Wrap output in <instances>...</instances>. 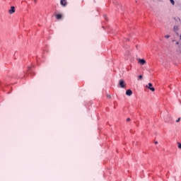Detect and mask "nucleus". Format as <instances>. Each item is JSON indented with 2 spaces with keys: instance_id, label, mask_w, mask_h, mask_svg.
Segmentation results:
<instances>
[{
  "instance_id": "4",
  "label": "nucleus",
  "mask_w": 181,
  "mask_h": 181,
  "mask_svg": "<svg viewBox=\"0 0 181 181\" xmlns=\"http://www.w3.org/2000/svg\"><path fill=\"white\" fill-rule=\"evenodd\" d=\"M8 13L10 15H12V13H15V6H11V9L8 10Z\"/></svg>"
},
{
  "instance_id": "14",
  "label": "nucleus",
  "mask_w": 181,
  "mask_h": 181,
  "mask_svg": "<svg viewBox=\"0 0 181 181\" xmlns=\"http://www.w3.org/2000/svg\"><path fill=\"white\" fill-rule=\"evenodd\" d=\"M129 121H131V118H127V122H129Z\"/></svg>"
},
{
  "instance_id": "2",
  "label": "nucleus",
  "mask_w": 181,
  "mask_h": 181,
  "mask_svg": "<svg viewBox=\"0 0 181 181\" xmlns=\"http://www.w3.org/2000/svg\"><path fill=\"white\" fill-rule=\"evenodd\" d=\"M152 83H149L146 87V88H148V90H151V91H155V88L152 87Z\"/></svg>"
},
{
  "instance_id": "16",
  "label": "nucleus",
  "mask_w": 181,
  "mask_h": 181,
  "mask_svg": "<svg viewBox=\"0 0 181 181\" xmlns=\"http://www.w3.org/2000/svg\"><path fill=\"white\" fill-rule=\"evenodd\" d=\"M107 98H111V95H107Z\"/></svg>"
},
{
  "instance_id": "18",
  "label": "nucleus",
  "mask_w": 181,
  "mask_h": 181,
  "mask_svg": "<svg viewBox=\"0 0 181 181\" xmlns=\"http://www.w3.org/2000/svg\"><path fill=\"white\" fill-rule=\"evenodd\" d=\"M155 144H156V145H158V141H155Z\"/></svg>"
},
{
  "instance_id": "3",
  "label": "nucleus",
  "mask_w": 181,
  "mask_h": 181,
  "mask_svg": "<svg viewBox=\"0 0 181 181\" xmlns=\"http://www.w3.org/2000/svg\"><path fill=\"white\" fill-rule=\"evenodd\" d=\"M60 4L64 7L67 6V0H60Z\"/></svg>"
},
{
  "instance_id": "9",
  "label": "nucleus",
  "mask_w": 181,
  "mask_h": 181,
  "mask_svg": "<svg viewBox=\"0 0 181 181\" xmlns=\"http://www.w3.org/2000/svg\"><path fill=\"white\" fill-rule=\"evenodd\" d=\"M174 30L176 32L177 30H179V27L177 26H174Z\"/></svg>"
},
{
  "instance_id": "10",
  "label": "nucleus",
  "mask_w": 181,
  "mask_h": 181,
  "mask_svg": "<svg viewBox=\"0 0 181 181\" xmlns=\"http://www.w3.org/2000/svg\"><path fill=\"white\" fill-rule=\"evenodd\" d=\"M142 78H144L142 75L139 76L138 80H142Z\"/></svg>"
},
{
  "instance_id": "8",
  "label": "nucleus",
  "mask_w": 181,
  "mask_h": 181,
  "mask_svg": "<svg viewBox=\"0 0 181 181\" xmlns=\"http://www.w3.org/2000/svg\"><path fill=\"white\" fill-rule=\"evenodd\" d=\"M176 45H180V46H181V35L180 36V40L176 42Z\"/></svg>"
},
{
  "instance_id": "15",
  "label": "nucleus",
  "mask_w": 181,
  "mask_h": 181,
  "mask_svg": "<svg viewBox=\"0 0 181 181\" xmlns=\"http://www.w3.org/2000/svg\"><path fill=\"white\" fill-rule=\"evenodd\" d=\"M180 122V117L178 118L177 120H176V122Z\"/></svg>"
},
{
  "instance_id": "19",
  "label": "nucleus",
  "mask_w": 181,
  "mask_h": 181,
  "mask_svg": "<svg viewBox=\"0 0 181 181\" xmlns=\"http://www.w3.org/2000/svg\"><path fill=\"white\" fill-rule=\"evenodd\" d=\"M173 42H175V40H173Z\"/></svg>"
},
{
  "instance_id": "12",
  "label": "nucleus",
  "mask_w": 181,
  "mask_h": 181,
  "mask_svg": "<svg viewBox=\"0 0 181 181\" xmlns=\"http://www.w3.org/2000/svg\"><path fill=\"white\" fill-rule=\"evenodd\" d=\"M165 39H169V37H170V35H165Z\"/></svg>"
},
{
  "instance_id": "13",
  "label": "nucleus",
  "mask_w": 181,
  "mask_h": 181,
  "mask_svg": "<svg viewBox=\"0 0 181 181\" xmlns=\"http://www.w3.org/2000/svg\"><path fill=\"white\" fill-rule=\"evenodd\" d=\"M178 148H179V149H181V144L180 143H178Z\"/></svg>"
},
{
  "instance_id": "17",
  "label": "nucleus",
  "mask_w": 181,
  "mask_h": 181,
  "mask_svg": "<svg viewBox=\"0 0 181 181\" xmlns=\"http://www.w3.org/2000/svg\"><path fill=\"white\" fill-rule=\"evenodd\" d=\"M33 1L34 4H37V0H33Z\"/></svg>"
},
{
  "instance_id": "1",
  "label": "nucleus",
  "mask_w": 181,
  "mask_h": 181,
  "mask_svg": "<svg viewBox=\"0 0 181 181\" xmlns=\"http://www.w3.org/2000/svg\"><path fill=\"white\" fill-rule=\"evenodd\" d=\"M119 86L122 88H125V81L122 79L119 80Z\"/></svg>"
},
{
  "instance_id": "7",
  "label": "nucleus",
  "mask_w": 181,
  "mask_h": 181,
  "mask_svg": "<svg viewBox=\"0 0 181 181\" xmlns=\"http://www.w3.org/2000/svg\"><path fill=\"white\" fill-rule=\"evenodd\" d=\"M139 63H140V64H141L142 66H144V64H145V63H146V61H145V59H139Z\"/></svg>"
},
{
  "instance_id": "11",
  "label": "nucleus",
  "mask_w": 181,
  "mask_h": 181,
  "mask_svg": "<svg viewBox=\"0 0 181 181\" xmlns=\"http://www.w3.org/2000/svg\"><path fill=\"white\" fill-rule=\"evenodd\" d=\"M170 2L172 5H175V0H170Z\"/></svg>"
},
{
  "instance_id": "5",
  "label": "nucleus",
  "mask_w": 181,
  "mask_h": 181,
  "mask_svg": "<svg viewBox=\"0 0 181 181\" xmlns=\"http://www.w3.org/2000/svg\"><path fill=\"white\" fill-rule=\"evenodd\" d=\"M55 18H56V19H57V21H60V20H62L63 18V15H62V14H57L55 16Z\"/></svg>"
},
{
  "instance_id": "6",
  "label": "nucleus",
  "mask_w": 181,
  "mask_h": 181,
  "mask_svg": "<svg viewBox=\"0 0 181 181\" xmlns=\"http://www.w3.org/2000/svg\"><path fill=\"white\" fill-rule=\"evenodd\" d=\"M126 95H129V97H130V95H132V90H131V89H128L126 91Z\"/></svg>"
}]
</instances>
